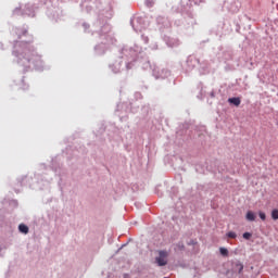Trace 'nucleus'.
I'll return each mask as SVG.
<instances>
[{"mask_svg":"<svg viewBox=\"0 0 278 278\" xmlns=\"http://www.w3.org/2000/svg\"><path fill=\"white\" fill-rule=\"evenodd\" d=\"M157 266H166L168 264V252L166 250L159 251V256L155 258Z\"/></svg>","mask_w":278,"mask_h":278,"instance_id":"obj_1","label":"nucleus"},{"mask_svg":"<svg viewBox=\"0 0 278 278\" xmlns=\"http://www.w3.org/2000/svg\"><path fill=\"white\" fill-rule=\"evenodd\" d=\"M228 103H232V105H236V108H238L240 103H242V101L240 100V98H229Z\"/></svg>","mask_w":278,"mask_h":278,"instance_id":"obj_2","label":"nucleus"},{"mask_svg":"<svg viewBox=\"0 0 278 278\" xmlns=\"http://www.w3.org/2000/svg\"><path fill=\"white\" fill-rule=\"evenodd\" d=\"M18 230L21 231V233H29V227H27V225L25 224H21L18 226Z\"/></svg>","mask_w":278,"mask_h":278,"instance_id":"obj_3","label":"nucleus"},{"mask_svg":"<svg viewBox=\"0 0 278 278\" xmlns=\"http://www.w3.org/2000/svg\"><path fill=\"white\" fill-rule=\"evenodd\" d=\"M245 218H247V220H250V222L255 220V213L249 211V212L247 213V215H245Z\"/></svg>","mask_w":278,"mask_h":278,"instance_id":"obj_4","label":"nucleus"},{"mask_svg":"<svg viewBox=\"0 0 278 278\" xmlns=\"http://www.w3.org/2000/svg\"><path fill=\"white\" fill-rule=\"evenodd\" d=\"M219 253L220 255H224V257H227V255H229V251L225 248H220Z\"/></svg>","mask_w":278,"mask_h":278,"instance_id":"obj_5","label":"nucleus"},{"mask_svg":"<svg viewBox=\"0 0 278 278\" xmlns=\"http://www.w3.org/2000/svg\"><path fill=\"white\" fill-rule=\"evenodd\" d=\"M271 218H273L274 220H278V210H274V211L271 212Z\"/></svg>","mask_w":278,"mask_h":278,"instance_id":"obj_6","label":"nucleus"},{"mask_svg":"<svg viewBox=\"0 0 278 278\" xmlns=\"http://www.w3.org/2000/svg\"><path fill=\"white\" fill-rule=\"evenodd\" d=\"M227 236H228V238H232V239H236L238 237V235H236V232H233V231H229L227 233Z\"/></svg>","mask_w":278,"mask_h":278,"instance_id":"obj_7","label":"nucleus"},{"mask_svg":"<svg viewBox=\"0 0 278 278\" xmlns=\"http://www.w3.org/2000/svg\"><path fill=\"white\" fill-rule=\"evenodd\" d=\"M251 232H244L243 233V238H244V240H251Z\"/></svg>","mask_w":278,"mask_h":278,"instance_id":"obj_8","label":"nucleus"},{"mask_svg":"<svg viewBox=\"0 0 278 278\" xmlns=\"http://www.w3.org/2000/svg\"><path fill=\"white\" fill-rule=\"evenodd\" d=\"M258 216L262 220H266V214L264 212H260Z\"/></svg>","mask_w":278,"mask_h":278,"instance_id":"obj_9","label":"nucleus"},{"mask_svg":"<svg viewBox=\"0 0 278 278\" xmlns=\"http://www.w3.org/2000/svg\"><path fill=\"white\" fill-rule=\"evenodd\" d=\"M239 273H242V270L244 269V266H242V264H239Z\"/></svg>","mask_w":278,"mask_h":278,"instance_id":"obj_10","label":"nucleus"}]
</instances>
